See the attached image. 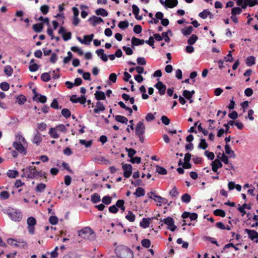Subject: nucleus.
Wrapping results in <instances>:
<instances>
[{"mask_svg":"<svg viewBox=\"0 0 258 258\" xmlns=\"http://www.w3.org/2000/svg\"><path fill=\"white\" fill-rule=\"evenodd\" d=\"M125 218L130 222H134L135 220L136 216L131 211H128V214L125 216Z\"/></svg>","mask_w":258,"mask_h":258,"instance_id":"ea45409f","label":"nucleus"},{"mask_svg":"<svg viewBox=\"0 0 258 258\" xmlns=\"http://www.w3.org/2000/svg\"><path fill=\"white\" fill-rule=\"evenodd\" d=\"M255 63V58L253 56H250L247 57L246 64L247 66L250 67Z\"/></svg>","mask_w":258,"mask_h":258,"instance_id":"2f4dec72","label":"nucleus"},{"mask_svg":"<svg viewBox=\"0 0 258 258\" xmlns=\"http://www.w3.org/2000/svg\"><path fill=\"white\" fill-rule=\"evenodd\" d=\"M88 21L90 23V24L93 26H96V25L99 24L101 22H103L102 18L95 16L91 17L89 19Z\"/></svg>","mask_w":258,"mask_h":258,"instance_id":"f3484780","label":"nucleus"},{"mask_svg":"<svg viewBox=\"0 0 258 258\" xmlns=\"http://www.w3.org/2000/svg\"><path fill=\"white\" fill-rule=\"evenodd\" d=\"M244 231L247 234L248 238L251 240H252L256 243L258 242V234L256 231L254 230L245 229Z\"/></svg>","mask_w":258,"mask_h":258,"instance_id":"1a4fd4ad","label":"nucleus"},{"mask_svg":"<svg viewBox=\"0 0 258 258\" xmlns=\"http://www.w3.org/2000/svg\"><path fill=\"white\" fill-rule=\"evenodd\" d=\"M13 146L15 150L20 154L24 155H26V149L23 146L21 143H18L15 141L13 143Z\"/></svg>","mask_w":258,"mask_h":258,"instance_id":"9d476101","label":"nucleus"},{"mask_svg":"<svg viewBox=\"0 0 258 258\" xmlns=\"http://www.w3.org/2000/svg\"><path fill=\"white\" fill-rule=\"evenodd\" d=\"M145 41L143 39H140L133 37L132 39V43L133 45L138 46L140 45L144 44Z\"/></svg>","mask_w":258,"mask_h":258,"instance_id":"cd10ccee","label":"nucleus"},{"mask_svg":"<svg viewBox=\"0 0 258 258\" xmlns=\"http://www.w3.org/2000/svg\"><path fill=\"white\" fill-rule=\"evenodd\" d=\"M1 198L3 200H7L10 197V194L7 191H3L0 194Z\"/></svg>","mask_w":258,"mask_h":258,"instance_id":"052dcab7","label":"nucleus"},{"mask_svg":"<svg viewBox=\"0 0 258 258\" xmlns=\"http://www.w3.org/2000/svg\"><path fill=\"white\" fill-rule=\"evenodd\" d=\"M142 245L145 248H149L151 246V241L148 239H143L141 241Z\"/></svg>","mask_w":258,"mask_h":258,"instance_id":"603ef678","label":"nucleus"},{"mask_svg":"<svg viewBox=\"0 0 258 258\" xmlns=\"http://www.w3.org/2000/svg\"><path fill=\"white\" fill-rule=\"evenodd\" d=\"M95 13L97 15H100L102 17H105L108 15L107 12L104 9H98L95 10Z\"/></svg>","mask_w":258,"mask_h":258,"instance_id":"7c9ffc66","label":"nucleus"},{"mask_svg":"<svg viewBox=\"0 0 258 258\" xmlns=\"http://www.w3.org/2000/svg\"><path fill=\"white\" fill-rule=\"evenodd\" d=\"M78 235L84 239L93 240L95 238V234L89 227H86L78 231Z\"/></svg>","mask_w":258,"mask_h":258,"instance_id":"7ed1b4c3","label":"nucleus"},{"mask_svg":"<svg viewBox=\"0 0 258 258\" xmlns=\"http://www.w3.org/2000/svg\"><path fill=\"white\" fill-rule=\"evenodd\" d=\"M94 37V34L91 33V34L89 35H85L84 36L83 40L85 41L86 43H84V44L89 45L90 42L92 41Z\"/></svg>","mask_w":258,"mask_h":258,"instance_id":"473e14b6","label":"nucleus"},{"mask_svg":"<svg viewBox=\"0 0 258 258\" xmlns=\"http://www.w3.org/2000/svg\"><path fill=\"white\" fill-rule=\"evenodd\" d=\"M61 113L66 118H69L71 115V111L67 108L62 109L61 110Z\"/></svg>","mask_w":258,"mask_h":258,"instance_id":"09e8293b","label":"nucleus"},{"mask_svg":"<svg viewBox=\"0 0 258 258\" xmlns=\"http://www.w3.org/2000/svg\"><path fill=\"white\" fill-rule=\"evenodd\" d=\"M111 201L112 198L109 196H105L102 199L103 203L106 205H109L111 203Z\"/></svg>","mask_w":258,"mask_h":258,"instance_id":"8fccbe9b","label":"nucleus"},{"mask_svg":"<svg viewBox=\"0 0 258 258\" xmlns=\"http://www.w3.org/2000/svg\"><path fill=\"white\" fill-rule=\"evenodd\" d=\"M71 49L73 51L77 52L79 55H82L83 54V51L77 46H72L71 48Z\"/></svg>","mask_w":258,"mask_h":258,"instance_id":"4d7b16f0","label":"nucleus"},{"mask_svg":"<svg viewBox=\"0 0 258 258\" xmlns=\"http://www.w3.org/2000/svg\"><path fill=\"white\" fill-rule=\"evenodd\" d=\"M70 101L74 103H80L81 104L84 105L86 102V98L85 95L78 97L76 95H73L70 98Z\"/></svg>","mask_w":258,"mask_h":258,"instance_id":"9b49d317","label":"nucleus"},{"mask_svg":"<svg viewBox=\"0 0 258 258\" xmlns=\"http://www.w3.org/2000/svg\"><path fill=\"white\" fill-rule=\"evenodd\" d=\"M122 168L123 171V176L126 178H129L133 171V167L131 164L126 163L122 164Z\"/></svg>","mask_w":258,"mask_h":258,"instance_id":"6e6552de","label":"nucleus"},{"mask_svg":"<svg viewBox=\"0 0 258 258\" xmlns=\"http://www.w3.org/2000/svg\"><path fill=\"white\" fill-rule=\"evenodd\" d=\"M210 14V12L208 10H205L199 14V16L203 19H206Z\"/></svg>","mask_w":258,"mask_h":258,"instance_id":"69168bd1","label":"nucleus"},{"mask_svg":"<svg viewBox=\"0 0 258 258\" xmlns=\"http://www.w3.org/2000/svg\"><path fill=\"white\" fill-rule=\"evenodd\" d=\"M50 107L52 108L58 109L61 108V106L59 107L58 103L56 99H54L50 104Z\"/></svg>","mask_w":258,"mask_h":258,"instance_id":"13d9d810","label":"nucleus"},{"mask_svg":"<svg viewBox=\"0 0 258 258\" xmlns=\"http://www.w3.org/2000/svg\"><path fill=\"white\" fill-rule=\"evenodd\" d=\"M16 102L19 105L24 104L27 101L26 97L23 95H19L16 97Z\"/></svg>","mask_w":258,"mask_h":258,"instance_id":"412c9836","label":"nucleus"},{"mask_svg":"<svg viewBox=\"0 0 258 258\" xmlns=\"http://www.w3.org/2000/svg\"><path fill=\"white\" fill-rule=\"evenodd\" d=\"M225 151L226 154L229 155L230 157L234 158L235 157L234 152L231 149L230 147L228 144L225 145Z\"/></svg>","mask_w":258,"mask_h":258,"instance_id":"a878e982","label":"nucleus"},{"mask_svg":"<svg viewBox=\"0 0 258 258\" xmlns=\"http://www.w3.org/2000/svg\"><path fill=\"white\" fill-rule=\"evenodd\" d=\"M181 200L183 203L187 204L190 202L191 197L188 194H184L181 196Z\"/></svg>","mask_w":258,"mask_h":258,"instance_id":"4c0bfd02","label":"nucleus"},{"mask_svg":"<svg viewBox=\"0 0 258 258\" xmlns=\"http://www.w3.org/2000/svg\"><path fill=\"white\" fill-rule=\"evenodd\" d=\"M145 189L141 187H138L136 191L134 193V195H136L137 197H141L145 195Z\"/></svg>","mask_w":258,"mask_h":258,"instance_id":"5701e85b","label":"nucleus"},{"mask_svg":"<svg viewBox=\"0 0 258 258\" xmlns=\"http://www.w3.org/2000/svg\"><path fill=\"white\" fill-rule=\"evenodd\" d=\"M47 128V125L44 122L37 124V128L36 130H39L40 131H44Z\"/></svg>","mask_w":258,"mask_h":258,"instance_id":"5fc2aeb1","label":"nucleus"},{"mask_svg":"<svg viewBox=\"0 0 258 258\" xmlns=\"http://www.w3.org/2000/svg\"><path fill=\"white\" fill-rule=\"evenodd\" d=\"M13 73V69L10 65H7L4 68V73L8 77L12 76Z\"/></svg>","mask_w":258,"mask_h":258,"instance_id":"bb28decb","label":"nucleus"},{"mask_svg":"<svg viewBox=\"0 0 258 258\" xmlns=\"http://www.w3.org/2000/svg\"><path fill=\"white\" fill-rule=\"evenodd\" d=\"M114 252L117 257L120 258H134V253L131 249L124 245L116 247Z\"/></svg>","mask_w":258,"mask_h":258,"instance_id":"f257e3e1","label":"nucleus"},{"mask_svg":"<svg viewBox=\"0 0 258 258\" xmlns=\"http://www.w3.org/2000/svg\"><path fill=\"white\" fill-rule=\"evenodd\" d=\"M14 246L19 248H26L27 247V243L25 241H18L14 244Z\"/></svg>","mask_w":258,"mask_h":258,"instance_id":"37998d69","label":"nucleus"},{"mask_svg":"<svg viewBox=\"0 0 258 258\" xmlns=\"http://www.w3.org/2000/svg\"><path fill=\"white\" fill-rule=\"evenodd\" d=\"M95 97L97 100L105 99V94L103 91H97L95 93Z\"/></svg>","mask_w":258,"mask_h":258,"instance_id":"aec40b11","label":"nucleus"},{"mask_svg":"<svg viewBox=\"0 0 258 258\" xmlns=\"http://www.w3.org/2000/svg\"><path fill=\"white\" fill-rule=\"evenodd\" d=\"M34 59H32L30 60V64L29 66V71L31 72L37 71L39 69V66L38 64L34 63Z\"/></svg>","mask_w":258,"mask_h":258,"instance_id":"a211bd4d","label":"nucleus"},{"mask_svg":"<svg viewBox=\"0 0 258 258\" xmlns=\"http://www.w3.org/2000/svg\"><path fill=\"white\" fill-rule=\"evenodd\" d=\"M118 26L122 30H124L128 26V22L126 21H121L119 23Z\"/></svg>","mask_w":258,"mask_h":258,"instance_id":"bf43d9fd","label":"nucleus"},{"mask_svg":"<svg viewBox=\"0 0 258 258\" xmlns=\"http://www.w3.org/2000/svg\"><path fill=\"white\" fill-rule=\"evenodd\" d=\"M24 176L30 178L35 179L45 176V173L41 171H38L35 166H28L23 170Z\"/></svg>","mask_w":258,"mask_h":258,"instance_id":"f03ea898","label":"nucleus"},{"mask_svg":"<svg viewBox=\"0 0 258 258\" xmlns=\"http://www.w3.org/2000/svg\"><path fill=\"white\" fill-rule=\"evenodd\" d=\"M18 171L15 170H9L7 175L10 178H16L18 175Z\"/></svg>","mask_w":258,"mask_h":258,"instance_id":"c9c22d12","label":"nucleus"},{"mask_svg":"<svg viewBox=\"0 0 258 258\" xmlns=\"http://www.w3.org/2000/svg\"><path fill=\"white\" fill-rule=\"evenodd\" d=\"M105 110V107L100 102H97L96 103V108L93 110L95 113H99L100 111H103Z\"/></svg>","mask_w":258,"mask_h":258,"instance_id":"6ab92c4d","label":"nucleus"},{"mask_svg":"<svg viewBox=\"0 0 258 258\" xmlns=\"http://www.w3.org/2000/svg\"><path fill=\"white\" fill-rule=\"evenodd\" d=\"M43 24L38 23L34 24L33 26V30L36 32H40L42 30L43 27Z\"/></svg>","mask_w":258,"mask_h":258,"instance_id":"a18cd8bd","label":"nucleus"},{"mask_svg":"<svg viewBox=\"0 0 258 258\" xmlns=\"http://www.w3.org/2000/svg\"><path fill=\"white\" fill-rule=\"evenodd\" d=\"M6 213L13 221L19 222L22 219V214L19 210L14 209H8L7 210Z\"/></svg>","mask_w":258,"mask_h":258,"instance_id":"20e7f679","label":"nucleus"},{"mask_svg":"<svg viewBox=\"0 0 258 258\" xmlns=\"http://www.w3.org/2000/svg\"><path fill=\"white\" fill-rule=\"evenodd\" d=\"M72 181V178L70 175H66L64 177V183L67 186L71 184Z\"/></svg>","mask_w":258,"mask_h":258,"instance_id":"338daca9","label":"nucleus"},{"mask_svg":"<svg viewBox=\"0 0 258 258\" xmlns=\"http://www.w3.org/2000/svg\"><path fill=\"white\" fill-rule=\"evenodd\" d=\"M79 143L81 145H83L85 146L86 148L90 147L92 145V141H86L85 140H80Z\"/></svg>","mask_w":258,"mask_h":258,"instance_id":"de8ad7c7","label":"nucleus"},{"mask_svg":"<svg viewBox=\"0 0 258 258\" xmlns=\"http://www.w3.org/2000/svg\"><path fill=\"white\" fill-rule=\"evenodd\" d=\"M27 229L30 234L33 235L35 232V226L36 224V219L33 217H29L27 220Z\"/></svg>","mask_w":258,"mask_h":258,"instance_id":"423d86ee","label":"nucleus"},{"mask_svg":"<svg viewBox=\"0 0 258 258\" xmlns=\"http://www.w3.org/2000/svg\"><path fill=\"white\" fill-rule=\"evenodd\" d=\"M150 195L151 196H150L149 198L151 199L154 200L155 202L162 203L163 204H168V205H169V204H168V201L166 198H162L160 196L155 195L153 191H151L150 193H148V195Z\"/></svg>","mask_w":258,"mask_h":258,"instance_id":"0eeeda50","label":"nucleus"},{"mask_svg":"<svg viewBox=\"0 0 258 258\" xmlns=\"http://www.w3.org/2000/svg\"><path fill=\"white\" fill-rule=\"evenodd\" d=\"M39 20L42 21V24H46L48 26L49 28L47 30V32H52V31L56 30L58 27V23L56 21H53L51 23V25H50L49 19L47 18H43L42 17H40L39 18Z\"/></svg>","mask_w":258,"mask_h":258,"instance_id":"39448f33","label":"nucleus"},{"mask_svg":"<svg viewBox=\"0 0 258 258\" xmlns=\"http://www.w3.org/2000/svg\"><path fill=\"white\" fill-rule=\"evenodd\" d=\"M45 184L43 183H38L35 187V190L36 192H42L46 188Z\"/></svg>","mask_w":258,"mask_h":258,"instance_id":"f704fd0d","label":"nucleus"},{"mask_svg":"<svg viewBox=\"0 0 258 258\" xmlns=\"http://www.w3.org/2000/svg\"><path fill=\"white\" fill-rule=\"evenodd\" d=\"M214 214L217 216L224 217L226 215L225 212L224 210L221 209H216L214 211Z\"/></svg>","mask_w":258,"mask_h":258,"instance_id":"c03bdc74","label":"nucleus"},{"mask_svg":"<svg viewBox=\"0 0 258 258\" xmlns=\"http://www.w3.org/2000/svg\"><path fill=\"white\" fill-rule=\"evenodd\" d=\"M173 223H174V221L173 219L170 216L163 219H161L159 222L161 226H163V224H165L169 227L172 225Z\"/></svg>","mask_w":258,"mask_h":258,"instance_id":"dca6fc26","label":"nucleus"},{"mask_svg":"<svg viewBox=\"0 0 258 258\" xmlns=\"http://www.w3.org/2000/svg\"><path fill=\"white\" fill-rule=\"evenodd\" d=\"M49 73H43L41 75V79L42 81L47 82L50 80L51 77Z\"/></svg>","mask_w":258,"mask_h":258,"instance_id":"e433bc0d","label":"nucleus"},{"mask_svg":"<svg viewBox=\"0 0 258 258\" xmlns=\"http://www.w3.org/2000/svg\"><path fill=\"white\" fill-rule=\"evenodd\" d=\"M205 155L207 157V158L210 160H213L215 158L214 154L212 152H209L208 151H206L205 152Z\"/></svg>","mask_w":258,"mask_h":258,"instance_id":"774afa93","label":"nucleus"},{"mask_svg":"<svg viewBox=\"0 0 258 258\" xmlns=\"http://www.w3.org/2000/svg\"><path fill=\"white\" fill-rule=\"evenodd\" d=\"M179 194L177 188L174 186L169 192V195L172 198L176 197Z\"/></svg>","mask_w":258,"mask_h":258,"instance_id":"864d4df0","label":"nucleus"},{"mask_svg":"<svg viewBox=\"0 0 258 258\" xmlns=\"http://www.w3.org/2000/svg\"><path fill=\"white\" fill-rule=\"evenodd\" d=\"M49 222L51 225H56L58 223V218L56 216H51L49 218Z\"/></svg>","mask_w":258,"mask_h":258,"instance_id":"6e6d98bb","label":"nucleus"},{"mask_svg":"<svg viewBox=\"0 0 258 258\" xmlns=\"http://www.w3.org/2000/svg\"><path fill=\"white\" fill-rule=\"evenodd\" d=\"M0 88L3 91H8L10 88V85L6 82H3L0 84Z\"/></svg>","mask_w":258,"mask_h":258,"instance_id":"3c124183","label":"nucleus"},{"mask_svg":"<svg viewBox=\"0 0 258 258\" xmlns=\"http://www.w3.org/2000/svg\"><path fill=\"white\" fill-rule=\"evenodd\" d=\"M198 37L195 34H192L188 39L187 43L189 45L194 44L196 43V42L198 40Z\"/></svg>","mask_w":258,"mask_h":258,"instance_id":"72a5a7b5","label":"nucleus"},{"mask_svg":"<svg viewBox=\"0 0 258 258\" xmlns=\"http://www.w3.org/2000/svg\"><path fill=\"white\" fill-rule=\"evenodd\" d=\"M161 120L162 122L166 125L169 124L170 122V120L165 115L162 116Z\"/></svg>","mask_w":258,"mask_h":258,"instance_id":"0e129e2a","label":"nucleus"},{"mask_svg":"<svg viewBox=\"0 0 258 258\" xmlns=\"http://www.w3.org/2000/svg\"><path fill=\"white\" fill-rule=\"evenodd\" d=\"M156 172L161 175H166L167 173V170L165 168L159 165L156 166Z\"/></svg>","mask_w":258,"mask_h":258,"instance_id":"a19ab883","label":"nucleus"},{"mask_svg":"<svg viewBox=\"0 0 258 258\" xmlns=\"http://www.w3.org/2000/svg\"><path fill=\"white\" fill-rule=\"evenodd\" d=\"M115 119L117 122L124 123L125 124H127L128 122V119L126 117L120 115H116L115 116Z\"/></svg>","mask_w":258,"mask_h":258,"instance_id":"393cba45","label":"nucleus"},{"mask_svg":"<svg viewBox=\"0 0 258 258\" xmlns=\"http://www.w3.org/2000/svg\"><path fill=\"white\" fill-rule=\"evenodd\" d=\"M40 11L41 12V13L45 15L48 13V12L49 11V7L48 6L45 5L42 6L40 7Z\"/></svg>","mask_w":258,"mask_h":258,"instance_id":"680f3d73","label":"nucleus"},{"mask_svg":"<svg viewBox=\"0 0 258 258\" xmlns=\"http://www.w3.org/2000/svg\"><path fill=\"white\" fill-rule=\"evenodd\" d=\"M100 197L97 193H94L91 196V201L94 204H96L100 201Z\"/></svg>","mask_w":258,"mask_h":258,"instance_id":"c756f323","label":"nucleus"},{"mask_svg":"<svg viewBox=\"0 0 258 258\" xmlns=\"http://www.w3.org/2000/svg\"><path fill=\"white\" fill-rule=\"evenodd\" d=\"M150 220L149 218H143L142 220L140 222V225L141 227L144 228H148L150 225Z\"/></svg>","mask_w":258,"mask_h":258,"instance_id":"b1692460","label":"nucleus"},{"mask_svg":"<svg viewBox=\"0 0 258 258\" xmlns=\"http://www.w3.org/2000/svg\"><path fill=\"white\" fill-rule=\"evenodd\" d=\"M211 165L212 166V170L214 172L216 173L217 175H219V172L218 171V169L221 168L223 165L221 162V161L218 159H216L211 162Z\"/></svg>","mask_w":258,"mask_h":258,"instance_id":"f8f14e48","label":"nucleus"},{"mask_svg":"<svg viewBox=\"0 0 258 258\" xmlns=\"http://www.w3.org/2000/svg\"><path fill=\"white\" fill-rule=\"evenodd\" d=\"M50 136L53 139H58L59 135L57 134L56 128L51 127L49 131Z\"/></svg>","mask_w":258,"mask_h":258,"instance_id":"c85d7f7f","label":"nucleus"},{"mask_svg":"<svg viewBox=\"0 0 258 258\" xmlns=\"http://www.w3.org/2000/svg\"><path fill=\"white\" fill-rule=\"evenodd\" d=\"M68 56L63 58V62L64 63H68L73 57V54L71 51H68L67 53Z\"/></svg>","mask_w":258,"mask_h":258,"instance_id":"e2e57ef3","label":"nucleus"},{"mask_svg":"<svg viewBox=\"0 0 258 258\" xmlns=\"http://www.w3.org/2000/svg\"><path fill=\"white\" fill-rule=\"evenodd\" d=\"M125 150L128 153V157L132 158L137 153V151L133 148H125Z\"/></svg>","mask_w":258,"mask_h":258,"instance_id":"49530a36","label":"nucleus"},{"mask_svg":"<svg viewBox=\"0 0 258 258\" xmlns=\"http://www.w3.org/2000/svg\"><path fill=\"white\" fill-rule=\"evenodd\" d=\"M42 138L41 134L40 133L39 131L36 130V133L34 134L33 137L32 139V142L36 144L37 146H39L41 143Z\"/></svg>","mask_w":258,"mask_h":258,"instance_id":"ddd939ff","label":"nucleus"},{"mask_svg":"<svg viewBox=\"0 0 258 258\" xmlns=\"http://www.w3.org/2000/svg\"><path fill=\"white\" fill-rule=\"evenodd\" d=\"M154 87L159 91V93L160 95H163L166 90V86L162 82L158 81L155 85Z\"/></svg>","mask_w":258,"mask_h":258,"instance_id":"2eb2a0df","label":"nucleus"},{"mask_svg":"<svg viewBox=\"0 0 258 258\" xmlns=\"http://www.w3.org/2000/svg\"><path fill=\"white\" fill-rule=\"evenodd\" d=\"M133 8V13L135 15L137 19L139 20L142 19V17L139 16V8L136 6L134 5L132 6Z\"/></svg>","mask_w":258,"mask_h":258,"instance_id":"58836bf2","label":"nucleus"},{"mask_svg":"<svg viewBox=\"0 0 258 258\" xmlns=\"http://www.w3.org/2000/svg\"><path fill=\"white\" fill-rule=\"evenodd\" d=\"M208 146V144L206 142V140L205 139H201L200 140V143L198 145V148L200 149H202L205 150Z\"/></svg>","mask_w":258,"mask_h":258,"instance_id":"79ce46f5","label":"nucleus"},{"mask_svg":"<svg viewBox=\"0 0 258 258\" xmlns=\"http://www.w3.org/2000/svg\"><path fill=\"white\" fill-rule=\"evenodd\" d=\"M178 4L177 0H166V7L173 8Z\"/></svg>","mask_w":258,"mask_h":258,"instance_id":"4be33fe9","label":"nucleus"},{"mask_svg":"<svg viewBox=\"0 0 258 258\" xmlns=\"http://www.w3.org/2000/svg\"><path fill=\"white\" fill-rule=\"evenodd\" d=\"M136 135L145 134V126L143 121H139L136 125L135 130Z\"/></svg>","mask_w":258,"mask_h":258,"instance_id":"4468645a","label":"nucleus"}]
</instances>
